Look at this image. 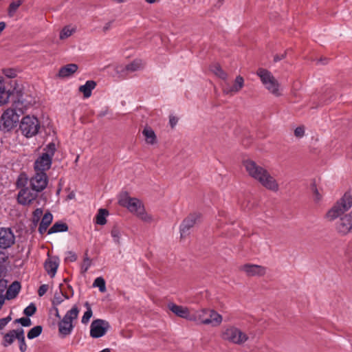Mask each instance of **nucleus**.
Listing matches in <instances>:
<instances>
[{"mask_svg": "<svg viewBox=\"0 0 352 352\" xmlns=\"http://www.w3.org/2000/svg\"><path fill=\"white\" fill-rule=\"evenodd\" d=\"M42 329V327L39 325L32 328L28 333V338L32 340L38 337L41 333Z\"/></svg>", "mask_w": 352, "mask_h": 352, "instance_id": "nucleus-34", "label": "nucleus"}, {"mask_svg": "<svg viewBox=\"0 0 352 352\" xmlns=\"http://www.w3.org/2000/svg\"><path fill=\"white\" fill-rule=\"evenodd\" d=\"M20 289V283L18 281L13 282L6 291V298L8 300L14 298L18 295Z\"/></svg>", "mask_w": 352, "mask_h": 352, "instance_id": "nucleus-26", "label": "nucleus"}, {"mask_svg": "<svg viewBox=\"0 0 352 352\" xmlns=\"http://www.w3.org/2000/svg\"><path fill=\"white\" fill-rule=\"evenodd\" d=\"M36 311V307L34 304L31 303L23 311V313L27 316H32Z\"/></svg>", "mask_w": 352, "mask_h": 352, "instance_id": "nucleus-42", "label": "nucleus"}, {"mask_svg": "<svg viewBox=\"0 0 352 352\" xmlns=\"http://www.w3.org/2000/svg\"><path fill=\"white\" fill-rule=\"evenodd\" d=\"M109 210L105 208H100L98 210V213L96 215L94 220H106V218L109 216Z\"/></svg>", "mask_w": 352, "mask_h": 352, "instance_id": "nucleus-38", "label": "nucleus"}, {"mask_svg": "<svg viewBox=\"0 0 352 352\" xmlns=\"http://www.w3.org/2000/svg\"><path fill=\"white\" fill-rule=\"evenodd\" d=\"M223 340L236 345H243L248 340V336L234 326H228L221 332Z\"/></svg>", "mask_w": 352, "mask_h": 352, "instance_id": "nucleus-8", "label": "nucleus"}, {"mask_svg": "<svg viewBox=\"0 0 352 352\" xmlns=\"http://www.w3.org/2000/svg\"><path fill=\"white\" fill-rule=\"evenodd\" d=\"M15 243V236L10 228H0V249L7 250Z\"/></svg>", "mask_w": 352, "mask_h": 352, "instance_id": "nucleus-15", "label": "nucleus"}, {"mask_svg": "<svg viewBox=\"0 0 352 352\" xmlns=\"http://www.w3.org/2000/svg\"><path fill=\"white\" fill-rule=\"evenodd\" d=\"M43 215V210L41 208H36L32 213V220H41Z\"/></svg>", "mask_w": 352, "mask_h": 352, "instance_id": "nucleus-43", "label": "nucleus"}, {"mask_svg": "<svg viewBox=\"0 0 352 352\" xmlns=\"http://www.w3.org/2000/svg\"><path fill=\"white\" fill-rule=\"evenodd\" d=\"M85 307L87 308V311L84 313V314L82 317L81 322L82 324H86L89 322L90 318H91V316L93 315V312H92L91 307L88 302H86L85 303Z\"/></svg>", "mask_w": 352, "mask_h": 352, "instance_id": "nucleus-33", "label": "nucleus"}, {"mask_svg": "<svg viewBox=\"0 0 352 352\" xmlns=\"http://www.w3.org/2000/svg\"><path fill=\"white\" fill-rule=\"evenodd\" d=\"M244 86V79L241 76H237L235 78L234 85L228 86L223 89V94L226 95H233L238 93Z\"/></svg>", "mask_w": 352, "mask_h": 352, "instance_id": "nucleus-18", "label": "nucleus"}, {"mask_svg": "<svg viewBox=\"0 0 352 352\" xmlns=\"http://www.w3.org/2000/svg\"><path fill=\"white\" fill-rule=\"evenodd\" d=\"M15 322L20 323L23 327H30L32 324L31 320L29 318H21L16 319Z\"/></svg>", "mask_w": 352, "mask_h": 352, "instance_id": "nucleus-45", "label": "nucleus"}, {"mask_svg": "<svg viewBox=\"0 0 352 352\" xmlns=\"http://www.w3.org/2000/svg\"><path fill=\"white\" fill-rule=\"evenodd\" d=\"M111 236L113 238L114 241L119 244L121 236L120 230L116 228H113L111 230Z\"/></svg>", "mask_w": 352, "mask_h": 352, "instance_id": "nucleus-44", "label": "nucleus"}, {"mask_svg": "<svg viewBox=\"0 0 352 352\" xmlns=\"http://www.w3.org/2000/svg\"><path fill=\"white\" fill-rule=\"evenodd\" d=\"M58 262L56 258H48L44 264V267L50 277L53 278L57 271Z\"/></svg>", "mask_w": 352, "mask_h": 352, "instance_id": "nucleus-21", "label": "nucleus"}, {"mask_svg": "<svg viewBox=\"0 0 352 352\" xmlns=\"http://www.w3.org/2000/svg\"><path fill=\"white\" fill-rule=\"evenodd\" d=\"M222 320L221 315L214 309L206 308L195 310L192 318V322L203 324H210L212 327L219 326Z\"/></svg>", "mask_w": 352, "mask_h": 352, "instance_id": "nucleus-4", "label": "nucleus"}, {"mask_svg": "<svg viewBox=\"0 0 352 352\" xmlns=\"http://www.w3.org/2000/svg\"><path fill=\"white\" fill-rule=\"evenodd\" d=\"M19 343V349L21 352H25L27 349V345L25 341L24 330L21 329L19 338L18 339Z\"/></svg>", "mask_w": 352, "mask_h": 352, "instance_id": "nucleus-39", "label": "nucleus"}, {"mask_svg": "<svg viewBox=\"0 0 352 352\" xmlns=\"http://www.w3.org/2000/svg\"><path fill=\"white\" fill-rule=\"evenodd\" d=\"M52 219H53V215L49 210H47L43 214V217L41 219V220H52Z\"/></svg>", "mask_w": 352, "mask_h": 352, "instance_id": "nucleus-53", "label": "nucleus"}, {"mask_svg": "<svg viewBox=\"0 0 352 352\" xmlns=\"http://www.w3.org/2000/svg\"><path fill=\"white\" fill-rule=\"evenodd\" d=\"M96 222L100 225H104L107 223V221H96Z\"/></svg>", "mask_w": 352, "mask_h": 352, "instance_id": "nucleus-60", "label": "nucleus"}, {"mask_svg": "<svg viewBox=\"0 0 352 352\" xmlns=\"http://www.w3.org/2000/svg\"><path fill=\"white\" fill-rule=\"evenodd\" d=\"M335 228L337 232L345 235L352 231V221H336Z\"/></svg>", "mask_w": 352, "mask_h": 352, "instance_id": "nucleus-23", "label": "nucleus"}, {"mask_svg": "<svg viewBox=\"0 0 352 352\" xmlns=\"http://www.w3.org/2000/svg\"><path fill=\"white\" fill-rule=\"evenodd\" d=\"M78 69V66L74 63L67 64L60 68L58 76L61 78L72 76Z\"/></svg>", "mask_w": 352, "mask_h": 352, "instance_id": "nucleus-20", "label": "nucleus"}, {"mask_svg": "<svg viewBox=\"0 0 352 352\" xmlns=\"http://www.w3.org/2000/svg\"><path fill=\"white\" fill-rule=\"evenodd\" d=\"M93 286L96 287H98L99 291L100 292H104L106 291V284L105 280L102 277H98L94 280L93 283Z\"/></svg>", "mask_w": 352, "mask_h": 352, "instance_id": "nucleus-36", "label": "nucleus"}, {"mask_svg": "<svg viewBox=\"0 0 352 352\" xmlns=\"http://www.w3.org/2000/svg\"><path fill=\"white\" fill-rule=\"evenodd\" d=\"M48 285H42L40 286L38 290V294L39 296H43L47 291Z\"/></svg>", "mask_w": 352, "mask_h": 352, "instance_id": "nucleus-51", "label": "nucleus"}, {"mask_svg": "<svg viewBox=\"0 0 352 352\" xmlns=\"http://www.w3.org/2000/svg\"><path fill=\"white\" fill-rule=\"evenodd\" d=\"M261 82L265 89L274 96L278 97L281 95L280 84L273 74L268 70L259 68L256 72Z\"/></svg>", "mask_w": 352, "mask_h": 352, "instance_id": "nucleus-7", "label": "nucleus"}, {"mask_svg": "<svg viewBox=\"0 0 352 352\" xmlns=\"http://www.w3.org/2000/svg\"><path fill=\"white\" fill-rule=\"evenodd\" d=\"M278 60V58H274V60H275V61H277Z\"/></svg>", "mask_w": 352, "mask_h": 352, "instance_id": "nucleus-64", "label": "nucleus"}, {"mask_svg": "<svg viewBox=\"0 0 352 352\" xmlns=\"http://www.w3.org/2000/svg\"><path fill=\"white\" fill-rule=\"evenodd\" d=\"M7 280L4 279H0V297H5L3 293L7 288Z\"/></svg>", "mask_w": 352, "mask_h": 352, "instance_id": "nucleus-48", "label": "nucleus"}, {"mask_svg": "<svg viewBox=\"0 0 352 352\" xmlns=\"http://www.w3.org/2000/svg\"><path fill=\"white\" fill-rule=\"evenodd\" d=\"M16 184H17V186H19V180L16 182Z\"/></svg>", "mask_w": 352, "mask_h": 352, "instance_id": "nucleus-63", "label": "nucleus"}, {"mask_svg": "<svg viewBox=\"0 0 352 352\" xmlns=\"http://www.w3.org/2000/svg\"><path fill=\"white\" fill-rule=\"evenodd\" d=\"M77 258V256L76 255L73 253L72 252H68V256H67L66 259L71 261V262H74L76 260Z\"/></svg>", "mask_w": 352, "mask_h": 352, "instance_id": "nucleus-55", "label": "nucleus"}, {"mask_svg": "<svg viewBox=\"0 0 352 352\" xmlns=\"http://www.w3.org/2000/svg\"><path fill=\"white\" fill-rule=\"evenodd\" d=\"M96 87V82L94 80H87L85 84L79 87V91L83 94L85 98H88L91 96L92 90Z\"/></svg>", "mask_w": 352, "mask_h": 352, "instance_id": "nucleus-25", "label": "nucleus"}, {"mask_svg": "<svg viewBox=\"0 0 352 352\" xmlns=\"http://www.w3.org/2000/svg\"><path fill=\"white\" fill-rule=\"evenodd\" d=\"M9 254L6 250L0 249V273L2 272L6 264L8 263Z\"/></svg>", "mask_w": 352, "mask_h": 352, "instance_id": "nucleus-32", "label": "nucleus"}, {"mask_svg": "<svg viewBox=\"0 0 352 352\" xmlns=\"http://www.w3.org/2000/svg\"><path fill=\"white\" fill-rule=\"evenodd\" d=\"M100 352H111L110 349L109 348L104 349Z\"/></svg>", "mask_w": 352, "mask_h": 352, "instance_id": "nucleus-58", "label": "nucleus"}, {"mask_svg": "<svg viewBox=\"0 0 352 352\" xmlns=\"http://www.w3.org/2000/svg\"><path fill=\"white\" fill-rule=\"evenodd\" d=\"M22 0H17L12 2L8 8V14L10 16H12L20 7V6L22 4Z\"/></svg>", "mask_w": 352, "mask_h": 352, "instance_id": "nucleus-37", "label": "nucleus"}, {"mask_svg": "<svg viewBox=\"0 0 352 352\" xmlns=\"http://www.w3.org/2000/svg\"><path fill=\"white\" fill-rule=\"evenodd\" d=\"M75 197V193L74 192H71L69 193V195L67 196V199H73Z\"/></svg>", "mask_w": 352, "mask_h": 352, "instance_id": "nucleus-57", "label": "nucleus"}, {"mask_svg": "<svg viewBox=\"0 0 352 352\" xmlns=\"http://www.w3.org/2000/svg\"><path fill=\"white\" fill-rule=\"evenodd\" d=\"M52 221H41V224H40V226H39V232L43 234V232H45L47 228L49 227V226L50 225Z\"/></svg>", "mask_w": 352, "mask_h": 352, "instance_id": "nucleus-49", "label": "nucleus"}, {"mask_svg": "<svg viewBox=\"0 0 352 352\" xmlns=\"http://www.w3.org/2000/svg\"><path fill=\"white\" fill-rule=\"evenodd\" d=\"M311 188H312V190L314 192V195H313L314 201L316 203H319L322 200V196L319 192V191L316 187V185L315 184H312Z\"/></svg>", "mask_w": 352, "mask_h": 352, "instance_id": "nucleus-41", "label": "nucleus"}, {"mask_svg": "<svg viewBox=\"0 0 352 352\" xmlns=\"http://www.w3.org/2000/svg\"><path fill=\"white\" fill-rule=\"evenodd\" d=\"M41 129V123L38 119L34 116H25L22 118L19 122L21 133L26 138H31L36 136Z\"/></svg>", "mask_w": 352, "mask_h": 352, "instance_id": "nucleus-6", "label": "nucleus"}, {"mask_svg": "<svg viewBox=\"0 0 352 352\" xmlns=\"http://www.w3.org/2000/svg\"><path fill=\"white\" fill-rule=\"evenodd\" d=\"M3 74L9 78H14L16 76V72L13 69H4Z\"/></svg>", "mask_w": 352, "mask_h": 352, "instance_id": "nucleus-46", "label": "nucleus"}, {"mask_svg": "<svg viewBox=\"0 0 352 352\" xmlns=\"http://www.w3.org/2000/svg\"><path fill=\"white\" fill-rule=\"evenodd\" d=\"M178 119L175 116H170L169 124L172 129H173L177 124Z\"/></svg>", "mask_w": 352, "mask_h": 352, "instance_id": "nucleus-52", "label": "nucleus"}, {"mask_svg": "<svg viewBox=\"0 0 352 352\" xmlns=\"http://www.w3.org/2000/svg\"><path fill=\"white\" fill-rule=\"evenodd\" d=\"M14 97L12 103V109H14L19 116L23 114L28 109L32 106V102L24 97V94L21 89L14 88L11 94Z\"/></svg>", "mask_w": 352, "mask_h": 352, "instance_id": "nucleus-11", "label": "nucleus"}, {"mask_svg": "<svg viewBox=\"0 0 352 352\" xmlns=\"http://www.w3.org/2000/svg\"><path fill=\"white\" fill-rule=\"evenodd\" d=\"M294 135L296 138H301L305 135V129L303 126H298L294 130Z\"/></svg>", "mask_w": 352, "mask_h": 352, "instance_id": "nucleus-47", "label": "nucleus"}, {"mask_svg": "<svg viewBox=\"0 0 352 352\" xmlns=\"http://www.w3.org/2000/svg\"><path fill=\"white\" fill-rule=\"evenodd\" d=\"M91 265V259L87 256V254H85L83 262L81 265V272L82 273H85L89 268Z\"/></svg>", "mask_w": 352, "mask_h": 352, "instance_id": "nucleus-40", "label": "nucleus"}, {"mask_svg": "<svg viewBox=\"0 0 352 352\" xmlns=\"http://www.w3.org/2000/svg\"><path fill=\"white\" fill-rule=\"evenodd\" d=\"M240 270L250 277H262L266 274L267 269L263 265L246 263L240 267Z\"/></svg>", "mask_w": 352, "mask_h": 352, "instance_id": "nucleus-16", "label": "nucleus"}, {"mask_svg": "<svg viewBox=\"0 0 352 352\" xmlns=\"http://www.w3.org/2000/svg\"><path fill=\"white\" fill-rule=\"evenodd\" d=\"M61 287H62V285L60 284V292H56L54 296V298L52 299V304L54 305H60L65 299H68L69 298V296H67L66 294H65L63 292H62V289H61Z\"/></svg>", "mask_w": 352, "mask_h": 352, "instance_id": "nucleus-29", "label": "nucleus"}, {"mask_svg": "<svg viewBox=\"0 0 352 352\" xmlns=\"http://www.w3.org/2000/svg\"><path fill=\"white\" fill-rule=\"evenodd\" d=\"M243 164L248 175L263 187L274 192L279 190L278 182L265 167L250 160L243 161Z\"/></svg>", "mask_w": 352, "mask_h": 352, "instance_id": "nucleus-1", "label": "nucleus"}, {"mask_svg": "<svg viewBox=\"0 0 352 352\" xmlns=\"http://www.w3.org/2000/svg\"><path fill=\"white\" fill-rule=\"evenodd\" d=\"M11 320L12 318L10 316L0 319V330H2Z\"/></svg>", "mask_w": 352, "mask_h": 352, "instance_id": "nucleus-50", "label": "nucleus"}, {"mask_svg": "<svg viewBox=\"0 0 352 352\" xmlns=\"http://www.w3.org/2000/svg\"><path fill=\"white\" fill-rule=\"evenodd\" d=\"M352 207V191H346L327 212V217L336 219L340 217Z\"/></svg>", "mask_w": 352, "mask_h": 352, "instance_id": "nucleus-5", "label": "nucleus"}, {"mask_svg": "<svg viewBox=\"0 0 352 352\" xmlns=\"http://www.w3.org/2000/svg\"><path fill=\"white\" fill-rule=\"evenodd\" d=\"M118 204L127 208L142 220H149L151 217L145 212L142 201L135 197H131L127 192H123L118 196Z\"/></svg>", "mask_w": 352, "mask_h": 352, "instance_id": "nucleus-2", "label": "nucleus"}, {"mask_svg": "<svg viewBox=\"0 0 352 352\" xmlns=\"http://www.w3.org/2000/svg\"><path fill=\"white\" fill-rule=\"evenodd\" d=\"M39 192L30 186H23L19 190L17 201L22 206H29L38 197Z\"/></svg>", "mask_w": 352, "mask_h": 352, "instance_id": "nucleus-12", "label": "nucleus"}, {"mask_svg": "<svg viewBox=\"0 0 352 352\" xmlns=\"http://www.w3.org/2000/svg\"><path fill=\"white\" fill-rule=\"evenodd\" d=\"M142 134L146 144L153 145L157 143V136L151 126H146L142 131Z\"/></svg>", "mask_w": 352, "mask_h": 352, "instance_id": "nucleus-22", "label": "nucleus"}, {"mask_svg": "<svg viewBox=\"0 0 352 352\" xmlns=\"http://www.w3.org/2000/svg\"><path fill=\"white\" fill-rule=\"evenodd\" d=\"M68 230V226L63 222H56L48 230V234H52L59 232H65Z\"/></svg>", "mask_w": 352, "mask_h": 352, "instance_id": "nucleus-30", "label": "nucleus"}, {"mask_svg": "<svg viewBox=\"0 0 352 352\" xmlns=\"http://www.w3.org/2000/svg\"><path fill=\"white\" fill-rule=\"evenodd\" d=\"M109 323L102 319H96L92 321L90 325V336L93 338H99L104 336L109 329Z\"/></svg>", "mask_w": 352, "mask_h": 352, "instance_id": "nucleus-14", "label": "nucleus"}, {"mask_svg": "<svg viewBox=\"0 0 352 352\" xmlns=\"http://www.w3.org/2000/svg\"><path fill=\"white\" fill-rule=\"evenodd\" d=\"M79 309L75 305L70 310L67 311L63 319L58 323V331L63 336L69 335L74 329L72 322L78 318Z\"/></svg>", "mask_w": 352, "mask_h": 352, "instance_id": "nucleus-9", "label": "nucleus"}, {"mask_svg": "<svg viewBox=\"0 0 352 352\" xmlns=\"http://www.w3.org/2000/svg\"><path fill=\"white\" fill-rule=\"evenodd\" d=\"M142 67V61L140 60L135 59L131 63L126 65L125 69L127 72H136L140 70Z\"/></svg>", "mask_w": 352, "mask_h": 352, "instance_id": "nucleus-31", "label": "nucleus"}, {"mask_svg": "<svg viewBox=\"0 0 352 352\" xmlns=\"http://www.w3.org/2000/svg\"><path fill=\"white\" fill-rule=\"evenodd\" d=\"M76 31L75 28H71L69 26L64 27L60 32V39L63 40L70 36Z\"/></svg>", "mask_w": 352, "mask_h": 352, "instance_id": "nucleus-35", "label": "nucleus"}, {"mask_svg": "<svg viewBox=\"0 0 352 352\" xmlns=\"http://www.w3.org/2000/svg\"><path fill=\"white\" fill-rule=\"evenodd\" d=\"M146 2L148 3H153L156 1V0H145Z\"/></svg>", "mask_w": 352, "mask_h": 352, "instance_id": "nucleus-59", "label": "nucleus"}, {"mask_svg": "<svg viewBox=\"0 0 352 352\" xmlns=\"http://www.w3.org/2000/svg\"><path fill=\"white\" fill-rule=\"evenodd\" d=\"M22 328H19L17 329H13L8 331L6 333L3 334L2 345L5 347H7L11 345L15 339H19V334L21 333Z\"/></svg>", "mask_w": 352, "mask_h": 352, "instance_id": "nucleus-19", "label": "nucleus"}, {"mask_svg": "<svg viewBox=\"0 0 352 352\" xmlns=\"http://www.w3.org/2000/svg\"><path fill=\"white\" fill-rule=\"evenodd\" d=\"M201 218V214L199 212H195L190 214L188 220H198Z\"/></svg>", "mask_w": 352, "mask_h": 352, "instance_id": "nucleus-54", "label": "nucleus"}, {"mask_svg": "<svg viewBox=\"0 0 352 352\" xmlns=\"http://www.w3.org/2000/svg\"><path fill=\"white\" fill-rule=\"evenodd\" d=\"M56 151L55 143L50 142L43 148V152L35 160L33 164L34 172L47 173L51 168L52 159Z\"/></svg>", "mask_w": 352, "mask_h": 352, "instance_id": "nucleus-3", "label": "nucleus"}, {"mask_svg": "<svg viewBox=\"0 0 352 352\" xmlns=\"http://www.w3.org/2000/svg\"><path fill=\"white\" fill-rule=\"evenodd\" d=\"M19 114L12 108H8L0 118V129L3 131H11L19 122Z\"/></svg>", "mask_w": 352, "mask_h": 352, "instance_id": "nucleus-10", "label": "nucleus"}, {"mask_svg": "<svg viewBox=\"0 0 352 352\" xmlns=\"http://www.w3.org/2000/svg\"><path fill=\"white\" fill-rule=\"evenodd\" d=\"M349 263L352 265V257L349 260Z\"/></svg>", "mask_w": 352, "mask_h": 352, "instance_id": "nucleus-62", "label": "nucleus"}, {"mask_svg": "<svg viewBox=\"0 0 352 352\" xmlns=\"http://www.w3.org/2000/svg\"><path fill=\"white\" fill-rule=\"evenodd\" d=\"M195 221H182L179 226L181 237L187 236L190 233V230L194 227Z\"/></svg>", "mask_w": 352, "mask_h": 352, "instance_id": "nucleus-28", "label": "nucleus"}, {"mask_svg": "<svg viewBox=\"0 0 352 352\" xmlns=\"http://www.w3.org/2000/svg\"><path fill=\"white\" fill-rule=\"evenodd\" d=\"M209 69L212 72L215 76L220 78L222 80H226L228 78V74L225 72L221 68V65L219 63L212 64Z\"/></svg>", "mask_w": 352, "mask_h": 352, "instance_id": "nucleus-27", "label": "nucleus"}, {"mask_svg": "<svg viewBox=\"0 0 352 352\" xmlns=\"http://www.w3.org/2000/svg\"><path fill=\"white\" fill-rule=\"evenodd\" d=\"M10 95L11 93L6 89L3 78L0 76V106L8 102Z\"/></svg>", "mask_w": 352, "mask_h": 352, "instance_id": "nucleus-24", "label": "nucleus"}, {"mask_svg": "<svg viewBox=\"0 0 352 352\" xmlns=\"http://www.w3.org/2000/svg\"><path fill=\"white\" fill-rule=\"evenodd\" d=\"M111 25H112V22L111 21H109V22L107 23L104 25V26L103 27V31L104 32H106L107 30H109L111 28Z\"/></svg>", "mask_w": 352, "mask_h": 352, "instance_id": "nucleus-56", "label": "nucleus"}, {"mask_svg": "<svg viewBox=\"0 0 352 352\" xmlns=\"http://www.w3.org/2000/svg\"><path fill=\"white\" fill-rule=\"evenodd\" d=\"M48 183L49 177L47 173L34 172L30 178V186L39 193L47 188Z\"/></svg>", "mask_w": 352, "mask_h": 352, "instance_id": "nucleus-13", "label": "nucleus"}, {"mask_svg": "<svg viewBox=\"0 0 352 352\" xmlns=\"http://www.w3.org/2000/svg\"><path fill=\"white\" fill-rule=\"evenodd\" d=\"M114 1L117 2V3H122L124 1V0H113Z\"/></svg>", "mask_w": 352, "mask_h": 352, "instance_id": "nucleus-61", "label": "nucleus"}, {"mask_svg": "<svg viewBox=\"0 0 352 352\" xmlns=\"http://www.w3.org/2000/svg\"><path fill=\"white\" fill-rule=\"evenodd\" d=\"M168 307L177 316L192 322L195 309H190L186 307L177 305L173 302L169 303Z\"/></svg>", "mask_w": 352, "mask_h": 352, "instance_id": "nucleus-17", "label": "nucleus"}]
</instances>
